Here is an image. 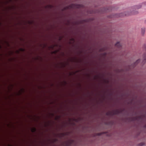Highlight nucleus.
Masks as SVG:
<instances>
[{
  "mask_svg": "<svg viewBox=\"0 0 146 146\" xmlns=\"http://www.w3.org/2000/svg\"><path fill=\"white\" fill-rule=\"evenodd\" d=\"M141 61V64L142 65H143L146 62V52L143 55V59Z\"/></svg>",
  "mask_w": 146,
  "mask_h": 146,
  "instance_id": "obj_1",
  "label": "nucleus"
},
{
  "mask_svg": "<svg viewBox=\"0 0 146 146\" xmlns=\"http://www.w3.org/2000/svg\"><path fill=\"white\" fill-rule=\"evenodd\" d=\"M145 28H142L141 29V34L142 35H143L145 33Z\"/></svg>",
  "mask_w": 146,
  "mask_h": 146,
  "instance_id": "obj_2",
  "label": "nucleus"
},
{
  "mask_svg": "<svg viewBox=\"0 0 146 146\" xmlns=\"http://www.w3.org/2000/svg\"><path fill=\"white\" fill-rule=\"evenodd\" d=\"M115 46L118 48H120L121 47V45L119 42H118L115 44Z\"/></svg>",
  "mask_w": 146,
  "mask_h": 146,
  "instance_id": "obj_3",
  "label": "nucleus"
},
{
  "mask_svg": "<svg viewBox=\"0 0 146 146\" xmlns=\"http://www.w3.org/2000/svg\"><path fill=\"white\" fill-rule=\"evenodd\" d=\"M140 60L139 59L138 60H137L134 63L133 65V67H134V66H136L139 62H140Z\"/></svg>",
  "mask_w": 146,
  "mask_h": 146,
  "instance_id": "obj_4",
  "label": "nucleus"
},
{
  "mask_svg": "<svg viewBox=\"0 0 146 146\" xmlns=\"http://www.w3.org/2000/svg\"><path fill=\"white\" fill-rule=\"evenodd\" d=\"M141 5H139L136 6L135 7V8L136 9H138L141 8Z\"/></svg>",
  "mask_w": 146,
  "mask_h": 146,
  "instance_id": "obj_5",
  "label": "nucleus"
},
{
  "mask_svg": "<svg viewBox=\"0 0 146 146\" xmlns=\"http://www.w3.org/2000/svg\"><path fill=\"white\" fill-rule=\"evenodd\" d=\"M138 13L137 11H136L135 12H133L131 14H136Z\"/></svg>",
  "mask_w": 146,
  "mask_h": 146,
  "instance_id": "obj_6",
  "label": "nucleus"
},
{
  "mask_svg": "<svg viewBox=\"0 0 146 146\" xmlns=\"http://www.w3.org/2000/svg\"><path fill=\"white\" fill-rule=\"evenodd\" d=\"M118 113V112L117 111H116L114 112V114H117Z\"/></svg>",
  "mask_w": 146,
  "mask_h": 146,
  "instance_id": "obj_7",
  "label": "nucleus"
},
{
  "mask_svg": "<svg viewBox=\"0 0 146 146\" xmlns=\"http://www.w3.org/2000/svg\"><path fill=\"white\" fill-rule=\"evenodd\" d=\"M146 45L145 44H144L143 45V48H144L145 49L146 48Z\"/></svg>",
  "mask_w": 146,
  "mask_h": 146,
  "instance_id": "obj_8",
  "label": "nucleus"
},
{
  "mask_svg": "<svg viewBox=\"0 0 146 146\" xmlns=\"http://www.w3.org/2000/svg\"><path fill=\"white\" fill-rule=\"evenodd\" d=\"M36 131V129L35 128H34L32 130V131L33 132H34Z\"/></svg>",
  "mask_w": 146,
  "mask_h": 146,
  "instance_id": "obj_9",
  "label": "nucleus"
},
{
  "mask_svg": "<svg viewBox=\"0 0 146 146\" xmlns=\"http://www.w3.org/2000/svg\"><path fill=\"white\" fill-rule=\"evenodd\" d=\"M145 23H146V20L145 21Z\"/></svg>",
  "mask_w": 146,
  "mask_h": 146,
  "instance_id": "obj_10",
  "label": "nucleus"
},
{
  "mask_svg": "<svg viewBox=\"0 0 146 146\" xmlns=\"http://www.w3.org/2000/svg\"><path fill=\"white\" fill-rule=\"evenodd\" d=\"M145 5H146V2H145Z\"/></svg>",
  "mask_w": 146,
  "mask_h": 146,
  "instance_id": "obj_11",
  "label": "nucleus"
}]
</instances>
